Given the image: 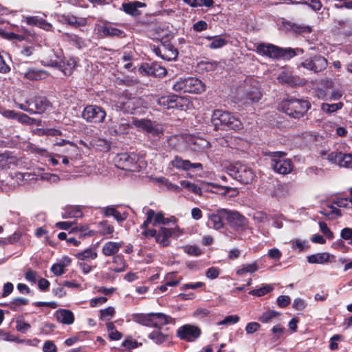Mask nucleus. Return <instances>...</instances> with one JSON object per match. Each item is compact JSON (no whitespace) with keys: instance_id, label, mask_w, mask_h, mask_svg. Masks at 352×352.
<instances>
[{"instance_id":"1","label":"nucleus","mask_w":352,"mask_h":352,"mask_svg":"<svg viewBox=\"0 0 352 352\" xmlns=\"http://www.w3.org/2000/svg\"><path fill=\"white\" fill-rule=\"evenodd\" d=\"M211 122L216 130L237 131L242 128V123L237 117L220 109L213 111Z\"/></svg>"},{"instance_id":"2","label":"nucleus","mask_w":352,"mask_h":352,"mask_svg":"<svg viewBox=\"0 0 352 352\" xmlns=\"http://www.w3.org/2000/svg\"><path fill=\"white\" fill-rule=\"evenodd\" d=\"M48 52V56L44 57L41 60L43 65L58 68L65 76H70L72 74L76 65L74 58H70L67 60H62L53 50H50Z\"/></svg>"},{"instance_id":"3","label":"nucleus","mask_w":352,"mask_h":352,"mask_svg":"<svg viewBox=\"0 0 352 352\" xmlns=\"http://www.w3.org/2000/svg\"><path fill=\"white\" fill-rule=\"evenodd\" d=\"M155 54L168 61L175 60L177 57V50L170 43V35L166 32L162 37L155 35Z\"/></svg>"},{"instance_id":"4","label":"nucleus","mask_w":352,"mask_h":352,"mask_svg":"<svg viewBox=\"0 0 352 352\" xmlns=\"http://www.w3.org/2000/svg\"><path fill=\"white\" fill-rule=\"evenodd\" d=\"M310 107L311 105L308 101L296 98L285 100L281 104L282 110L294 118L302 117Z\"/></svg>"},{"instance_id":"5","label":"nucleus","mask_w":352,"mask_h":352,"mask_svg":"<svg viewBox=\"0 0 352 352\" xmlns=\"http://www.w3.org/2000/svg\"><path fill=\"white\" fill-rule=\"evenodd\" d=\"M227 170L231 177L243 184L251 183L255 177L250 167L239 162L230 164Z\"/></svg>"},{"instance_id":"6","label":"nucleus","mask_w":352,"mask_h":352,"mask_svg":"<svg viewBox=\"0 0 352 352\" xmlns=\"http://www.w3.org/2000/svg\"><path fill=\"white\" fill-rule=\"evenodd\" d=\"M267 155L271 158V167L278 174L287 175L293 170V164L289 159L285 157L287 153L283 151L268 152Z\"/></svg>"},{"instance_id":"7","label":"nucleus","mask_w":352,"mask_h":352,"mask_svg":"<svg viewBox=\"0 0 352 352\" xmlns=\"http://www.w3.org/2000/svg\"><path fill=\"white\" fill-rule=\"evenodd\" d=\"M177 92L201 94L206 90L205 85L197 78H180L173 86Z\"/></svg>"},{"instance_id":"8","label":"nucleus","mask_w":352,"mask_h":352,"mask_svg":"<svg viewBox=\"0 0 352 352\" xmlns=\"http://www.w3.org/2000/svg\"><path fill=\"white\" fill-rule=\"evenodd\" d=\"M228 224L236 231H244L249 228L248 219L239 212L226 209L223 211Z\"/></svg>"},{"instance_id":"9","label":"nucleus","mask_w":352,"mask_h":352,"mask_svg":"<svg viewBox=\"0 0 352 352\" xmlns=\"http://www.w3.org/2000/svg\"><path fill=\"white\" fill-rule=\"evenodd\" d=\"M106 115V111L104 109L97 105H88L82 113V117L87 122L95 124L103 122Z\"/></svg>"},{"instance_id":"10","label":"nucleus","mask_w":352,"mask_h":352,"mask_svg":"<svg viewBox=\"0 0 352 352\" xmlns=\"http://www.w3.org/2000/svg\"><path fill=\"white\" fill-rule=\"evenodd\" d=\"M327 65V60L321 55H316L313 57L305 58L300 63L302 67L314 73H318L324 70Z\"/></svg>"},{"instance_id":"11","label":"nucleus","mask_w":352,"mask_h":352,"mask_svg":"<svg viewBox=\"0 0 352 352\" xmlns=\"http://www.w3.org/2000/svg\"><path fill=\"white\" fill-rule=\"evenodd\" d=\"M201 334V331L197 326L184 324L177 330V336L187 342H195Z\"/></svg>"},{"instance_id":"12","label":"nucleus","mask_w":352,"mask_h":352,"mask_svg":"<svg viewBox=\"0 0 352 352\" xmlns=\"http://www.w3.org/2000/svg\"><path fill=\"white\" fill-rule=\"evenodd\" d=\"M327 160L340 167L352 168V153L333 151L328 155Z\"/></svg>"},{"instance_id":"13","label":"nucleus","mask_w":352,"mask_h":352,"mask_svg":"<svg viewBox=\"0 0 352 352\" xmlns=\"http://www.w3.org/2000/svg\"><path fill=\"white\" fill-rule=\"evenodd\" d=\"M146 219L141 225V233L140 236L143 240H148L154 237V222L153 219L154 218V210L148 209L146 211Z\"/></svg>"},{"instance_id":"14","label":"nucleus","mask_w":352,"mask_h":352,"mask_svg":"<svg viewBox=\"0 0 352 352\" xmlns=\"http://www.w3.org/2000/svg\"><path fill=\"white\" fill-rule=\"evenodd\" d=\"M136 162L137 155L133 153H122L118 154L116 157L118 166L124 170H134Z\"/></svg>"},{"instance_id":"15","label":"nucleus","mask_w":352,"mask_h":352,"mask_svg":"<svg viewBox=\"0 0 352 352\" xmlns=\"http://www.w3.org/2000/svg\"><path fill=\"white\" fill-rule=\"evenodd\" d=\"M27 104L32 107L33 114L43 113L51 107V102L43 96H38L27 100Z\"/></svg>"},{"instance_id":"16","label":"nucleus","mask_w":352,"mask_h":352,"mask_svg":"<svg viewBox=\"0 0 352 352\" xmlns=\"http://www.w3.org/2000/svg\"><path fill=\"white\" fill-rule=\"evenodd\" d=\"M129 127V123L124 118L116 121L110 120L108 123V130L113 135L126 134L128 133Z\"/></svg>"},{"instance_id":"17","label":"nucleus","mask_w":352,"mask_h":352,"mask_svg":"<svg viewBox=\"0 0 352 352\" xmlns=\"http://www.w3.org/2000/svg\"><path fill=\"white\" fill-rule=\"evenodd\" d=\"M172 166L179 170H188L191 168L202 170L203 165L201 163H192L188 160H183L179 156H175L171 161Z\"/></svg>"},{"instance_id":"18","label":"nucleus","mask_w":352,"mask_h":352,"mask_svg":"<svg viewBox=\"0 0 352 352\" xmlns=\"http://www.w3.org/2000/svg\"><path fill=\"white\" fill-rule=\"evenodd\" d=\"M22 21H25L29 25L37 26L45 31H53L52 25L38 16H23Z\"/></svg>"},{"instance_id":"19","label":"nucleus","mask_w":352,"mask_h":352,"mask_svg":"<svg viewBox=\"0 0 352 352\" xmlns=\"http://www.w3.org/2000/svg\"><path fill=\"white\" fill-rule=\"evenodd\" d=\"M223 211H226L225 208L219 209L216 212L209 214L208 215V226L215 230H219L224 226L223 219H226V215L223 214Z\"/></svg>"},{"instance_id":"20","label":"nucleus","mask_w":352,"mask_h":352,"mask_svg":"<svg viewBox=\"0 0 352 352\" xmlns=\"http://www.w3.org/2000/svg\"><path fill=\"white\" fill-rule=\"evenodd\" d=\"M279 48L274 45L268 44H260L257 46V52L264 56H267L270 58L279 59Z\"/></svg>"},{"instance_id":"21","label":"nucleus","mask_w":352,"mask_h":352,"mask_svg":"<svg viewBox=\"0 0 352 352\" xmlns=\"http://www.w3.org/2000/svg\"><path fill=\"white\" fill-rule=\"evenodd\" d=\"M307 261L312 264H323L327 262H335L336 257L327 252L317 253L307 256Z\"/></svg>"},{"instance_id":"22","label":"nucleus","mask_w":352,"mask_h":352,"mask_svg":"<svg viewBox=\"0 0 352 352\" xmlns=\"http://www.w3.org/2000/svg\"><path fill=\"white\" fill-rule=\"evenodd\" d=\"M173 3L170 0L162 1L157 6V10L155 11V16H173L175 10L172 8Z\"/></svg>"},{"instance_id":"23","label":"nucleus","mask_w":352,"mask_h":352,"mask_svg":"<svg viewBox=\"0 0 352 352\" xmlns=\"http://www.w3.org/2000/svg\"><path fill=\"white\" fill-rule=\"evenodd\" d=\"M170 232L169 228L161 227L157 233L155 232V242L162 247L168 246L170 243Z\"/></svg>"},{"instance_id":"24","label":"nucleus","mask_w":352,"mask_h":352,"mask_svg":"<svg viewBox=\"0 0 352 352\" xmlns=\"http://www.w3.org/2000/svg\"><path fill=\"white\" fill-rule=\"evenodd\" d=\"M175 324V319L170 316L162 312H155V329L166 328L168 324L174 325Z\"/></svg>"},{"instance_id":"25","label":"nucleus","mask_w":352,"mask_h":352,"mask_svg":"<svg viewBox=\"0 0 352 352\" xmlns=\"http://www.w3.org/2000/svg\"><path fill=\"white\" fill-rule=\"evenodd\" d=\"M58 20L60 23L68 24L71 26L78 28L86 25L87 21L85 19H80L71 14H63L59 16Z\"/></svg>"},{"instance_id":"26","label":"nucleus","mask_w":352,"mask_h":352,"mask_svg":"<svg viewBox=\"0 0 352 352\" xmlns=\"http://www.w3.org/2000/svg\"><path fill=\"white\" fill-rule=\"evenodd\" d=\"M132 320L146 327L154 326V314H135L132 315Z\"/></svg>"},{"instance_id":"27","label":"nucleus","mask_w":352,"mask_h":352,"mask_svg":"<svg viewBox=\"0 0 352 352\" xmlns=\"http://www.w3.org/2000/svg\"><path fill=\"white\" fill-rule=\"evenodd\" d=\"M56 320L64 324H72L74 321V316L72 311L60 309L55 314Z\"/></svg>"},{"instance_id":"28","label":"nucleus","mask_w":352,"mask_h":352,"mask_svg":"<svg viewBox=\"0 0 352 352\" xmlns=\"http://www.w3.org/2000/svg\"><path fill=\"white\" fill-rule=\"evenodd\" d=\"M63 36L65 41L69 42L71 45H74L79 50L87 47L86 41L76 34L65 32L63 33Z\"/></svg>"},{"instance_id":"29","label":"nucleus","mask_w":352,"mask_h":352,"mask_svg":"<svg viewBox=\"0 0 352 352\" xmlns=\"http://www.w3.org/2000/svg\"><path fill=\"white\" fill-rule=\"evenodd\" d=\"M123 242L108 241L102 247V252L104 256L115 255L122 246Z\"/></svg>"},{"instance_id":"30","label":"nucleus","mask_w":352,"mask_h":352,"mask_svg":"<svg viewBox=\"0 0 352 352\" xmlns=\"http://www.w3.org/2000/svg\"><path fill=\"white\" fill-rule=\"evenodd\" d=\"M75 256L79 261L89 262L95 260L98 256V253L96 248H89L83 251L77 252Z\"/></svg>"},{"instance_id":"31","label":"nucleus","mask_w":352,"mask_h":352,"mask_svg":"<svg viewBox=\"0 0 352 352\" xmlns=\"http://www.w3.org/2000/svg\"><path fill=\"white\" fill-rule=\"evenodd\" d=\"M102 211H103L104 215L105 217L112 216L118 222H122L127 218L126 213L121 214L120 212H118L116 209L115 206H109L103 208Z\"/></svg>"},{"instance_id":"32","label":"nucleus","mask_w":352,"mask_h":352,"mask_svg":"<svg viewBox=\"0 0 352 352\" xmlns=\"http://www.w3.org/2000/svg\"><path fill=\"white\" fill-rule=\"evenodd\" d=\"M111 270L117 273L124 271L127 267L124 256L121 254H117L113 256Z\"/></svg>"},{"instance_id":"33","label":"nucleus","mask_w":352,"mask_h":352,"mask_svg":"<svg viewBox=\"0 0 352 352\" xmlns=\"http://www.w3.org/2000/svg\"><path fill=\"white\" fill-rule=\"evenodd\" d=\"M278 80L281 83H285L290 86L300 85V78H297L287 72H282L278 76Z\"/></svg>"},{"instance_id":"34","label":"nucleus","mask_w":352,"mask_h":352,"mask_svg":"<svg viewBox=\"0 0 352 352\" xmlns=\"http://www.w3.org/2000/svg\"><path fill=\"white\" fill-rule=\"evenodd\" d=\"M191 106L192 103L188 98L174 95L173 109H177L181 111H186L189 109Z\"/></svg>"},{"instance_id":"35","label":"nucleus","mask_w":352,"mask_h":352,"mask_svg":"<svg viewBox=\"0 0 352 352\" xmlns=\"http://www.w3.org/2000/svg\"><path fill=\"white\" fill-rule=\"evenodd\" d=\"M145 5L139 1H133L131 3H126L122 4V8L124 11L132 16H138L140 14V12L138 8L140 7H144Z\"/></svg>"},{"instance_id":"36","label":"nucleus","mask_w":352,"mask_h":352,"mask_svg":"<svg viewBox=\"0 0 352 352\" xmlns=\"http://www.w3.org/2000/svg\"><path fill=\"white\" fill-rule=\"evenodd\" d=\"M170 332L168 327L157 328L155 329V344H162L170 339Z\"/></svg>"},{"instance_id":"37","label":"nucleus","mask_w":352,"mask_h":352,"mask_svg":"<svg viewBox=\"0 0 352 352\" xmlns=\"http://www.w3.org/2000/svg\"><path fill=\"white\" fill-rule=\"evenodd\" d=\"M47 74L41 69L30 68L24 73V77L30 80H39L46 77Z\"/></svg>"},{"instance_id":"38","label":"nucleus","mask_w":352,"mask_h":352,"mask_svg":"<svg viewBox=\"0 0 352 352\" xmlns=\"http://www.w3.org/2000/svg\"><path fill=\"white\" fill-rule=\"evenodd\" d=\"M82 216V212L80 206H69L65 208L63 217L64 219L68 218H80Z\"/></svg>"},{"instance_id":"39","label":"nucleus","mask_w":352,"mask_h":352,"mask_svg":"<svg viewBox=\"0 0 352 352\" xmlns=\"http://www.w3.org/2000/svg\"><path fill=\"white\" fill-rule=\"evenodd\" d=\"M98 31L105 36H120L123 31L111 25H102L98 28Z\"/></svg>"},{"instance_id":"40","label":"nucleus","mask_w":352,"mask_h":352,"mask_svg":"<svg viewBox=\"0 0 352 352\" xmlns=\"http://www.w3.org/2000/svg\"><path fill=\"white\" fill-rule=\"evenodd\" d=\"M133 123L136 127L140 128L147 133H151L153 131V125L150 120L135 119L133 121Z\"/></svg>"},{"instance_id":"41","label":"nucleus","mask_w":352,"mask_h":352,"mask_svg":"<svg viewBox=\"0 0 352 352\" xmlns=\"http://www.w3.org/2000/svg\"><path fill=\"white\" fill-rule=\"evenodd\" d=\"M287 28H290L294 32L300 34H307L311 31V28L308 25H301L296 23L288 22L287 23Z\"/></svg>"},{"instance_id":"42","label":"nucleus","mask_w":352,"mask_h":352,"mask_svg":"<svg viewBox=\"0 0 352 352\" xmlns=\"http://www.w3.org/2000/svg\"><path fill=\"white\" fill-rule=\"evenodd\" d=\"M258 270L257 261H254L252 263L243 265L239 267L236 270V274L242 276L245 273H254Z\"/></svg>"},{"instance_id":"43","label":"nucleus","mask_w":352,"mask_h":352,"mask_svg":"<svg viewBox=\"0 0 352 352\" xmlns=\"http://www.w3.org/2000/svg\"><path fill=\"white\" fill-rule=\"evenodd\" d=\"M174 95L163 96L157 99V104L162 109H173Z\"/></svg>"},{"instance_id":"44","label":"nucleus","mask_w":352,"mask_h":352,"mask_svg":"<svg viewBox=\"0 0 352 352\" xmlns=\"http://www.w3.org/2000/svg\"><path fill=\"white\" fill-rule=\"evenodd\" d=\"M177 219L172 216L170 217H165L162 212H158L155 213V224H163L166 225L169 223H176Z\"/></svg>"},{"instance_id":"45","label":"nucleus","mask_w":352,"mask_h":352,"mask_svg":"<svg viewBox=\"0 0 352 352\" xmlns=\"http://www.w3.org/2000/svg\"><path fill=\"white\" fill-rule=\"evenodd\" d=\"M186 3L191 7H212L214 4L213 0H183Z\"/></svg>"},{"instance_id":"46","label":"nucleus","mask_w":352,"mask_h":352,"mask_svg":"<svg viewBox=\"0 0 352 352\" xmlns=\"http://www.w3.org/2000/svg\"><path fill=\"white\" fill-rule=\"evenodd\" d=\"M279 313L273 310H268L262 314L258 320L262 323L270 322L274 318L279 316Z\"/></svg>"},{"instance_id":"47","label":"nucleus","mask_w":352,"mask_h":352,"mask_svg":"<svg viewBox=\"0 0 352 352\" xmlns=\"http://www.w3.org/2000/svg\"><path fill=\"white\" fill-rule=\"evenodd\" d=\"M343 107V104L342 102H338L336 104H328L323 103L321 105L322 110L327 113H331L336 112L338 109H342Z\"/></svg>"},{"instance_id":"48","label":"nucleus","mask_w":352,"mask_h":352,"mask_svg":"<svg viewBox=\"0 0 352 352\" xmlns=\"http://www.w3.org/2000/svg\"><path fill=\"white\" fill-rule=\"evenodd\" d=\"M273 290V287L270 285H265L259 289H252L249 294L253 296H262L265 294L272 292Z\"/></svg>"},{"instance_id":"49","label":"nucleus","mask_w":352,"mask_h":352,"mask_svg":"<svg viewBox=\"0 0 352 352\" xmlns=\"http://www.w3.org/2000/svg\"><path fill=\"white\" fill-rule=\"evenodd\" d=\"M100 319L102 320H110L115 314V309L113 307H109L100 311Z\"/></svg>"},{"instance_id":"50","label":"nucleus","mask_w":352,"mask_h":352,"mask_svg":"<svg viewBox=\"0 0 352 352\" xmlns=\"http://www.w3.org/2000/svg\"><path fill=\"white\" fill-rule=\"evenodd\" d=\"M28 302L29 300L25 298H15L11 301L10 308L12 310L16 311L19 307L26 305Z\"/></svg>"},{"instance_id":"51","label":"nucleus","mask_w":352,"mask_h":352,"mask_svg":"<svg viewBox=\"0 0 352 352\" xmlns=\"http://www.w3.org/2000/svg\"><path fill=\"white\" fill-rule=\"evenodd\" d=\"M34 51L33 46H23L17 48V54L21 58L30 56Z\"/></svg>"},{"instance_id":"52","label":"nucleus","mask_w":352,"mask_h":352,"mask_svg":"<svg viewBox=\"0 0 352 352\" xmlns=\"http://www.w3.org/2000/svg\"><path fill=\"white\" fill-rule=\"evenodd\" d=\"M191 148L194 151H199L204 147L206 141L200 138H191L188 142Z\"/></svg>"},{"instance_id":"53","label":"nucleus","mask_w":352,"mask_h":352,"mask_svg":"<svg viewBox=\"0 0 352 352\" xmlns=\"http://www.w3.org/2000/svg\"><path fill=\"white\" fill-rule=\"evenodd\" d=\"M100 232L102 235L111 234L114 232V228L108 221H102L99 223Z\"/></svg>"},{"instance_id":"54","label":"nucleus","mask_w":352,"mask_h":352,"mask_svg":"<svg viewBox=\"0 0 352 352\" xmlns=\"http://www.w3.org/2000/svg\"><path fill=\"white\" fill-rule=\"evenodd\" d=\"M280 58L290 59L296 55L294 49L292 48H279Z\"/></svg>"},{"instance_id":"55","label":"nucleus","mask_w":352,"mask_h":352,"mask_svg":"<svg viewBox=\"0 0 352 352\" xmlns=\"http://www.w3.org/2000/svg\"><path fill=\"white\" fill-rule=\"evenodd\" d=\"M227 43L225 38L220 36H214L213 41L209 44L208 47L210 49H218L222 47Z\"/></svg>"},{"instance_id":"56","label":"nucleus","mask_w":352,"mask_h":352,"mask_svg":"<svg viewBox=\"0 0 352 352\" xmlns=\"http://www.w3.org/2000/svg\"><path fill=\"white\" fill-rule=\"evenodd\" d=\"M0 340L16 342L19 343L23 342L22 340H19L15 336L6 332L2 329H0Z\"/></svg>"},{"instance_id":"57","label":"nucleus","mask_w":352,"mask_h":352,"mask_svg":"<svg viewBox=\"0 0 352 352\" xmlns=\"http://www.w3.org/2000/svg\"><path fill=\"white\" fill-rule=\"evenodd\" d=\"M16 323V331L22 333H26L31 328V326L29 323H27L22 320H17Z\"/></svg>"},{"instance_id":"58","label":"nucleus","mask_w":352,"mask_h":352,"mask_svg":"<svg viewBox=\"0 0 352 352\" xmlns=\"http://www.w3.org/2000/svg\"><path fill=\"white\" fill-rule=\"evenodd\" d=\"M217 66V64L215 62L201 61L198 63V67L201 69L206 70L207 72L214 70Z\"/></svg>"},{"instance_id":"59","label":"nucleus","mask_w":352,"mask_h":352,"mask_svg":"<svg viewBox=\"0 0 352 352\" xmlns=\"http://www.w3.org/2000/svg\"><path fill=\"white\" fill-rule=\"evenodd\" d=\"M239 320V317L236 315H230L226 316L223 320L217 322V325H226L235 324Z\"/></svg>"},{"instance_id":"60","label":"nucleus","mask_w":352,"mask_h":352,"mask_svg":"<svg viewBox=\"0 0 352 352\" xmlns=\"http://www.w3.org/2000/svg\"><path fill=\"white\" fill-rule=\"evenodd\" d=\"M253 219L258 223H263L268 221V217L266 213L261 212V211H257L253 214Z\"/></svg>"},{"instance_id":"61","label":"nucleus","mask_w":352,"mask_h":352,"mask_svg":"<svg viewBox=\"0 0 352 352\" xmlns=\"http://www.w3.org/2000/svg\"><path fill=\"white\" fill-rule=\"evenodd\" d=\"M16 120L23 124H32L34 119L23 113H18Z\"/></svg>"},{"instance_id":"62","label":"nucleus","mask_w":352,"mask_h":352,"mask_svg":"<svg viewBox=\"0 0 352 352\" xmlns=\"http://www.w3.org/2000/svg\"><path fill=\"white\" fill-rule=\"evenodd\" d=\"M51 271L55 276H60L65 273V265L55 263L52 266Z\"/></svg>"},{"instance_id":"63","label":"nucleus","mask_w":352,"mask_h":352,"mask_svg":"<svg viewBox=\"0 0 352 352\" xmlns=\"http://www.w3.org/2000/svg\"><path fill=\"white\" fill-rule=\"evenodd\" d=\"M220 274V270L217 267H211L206 272V276L210 279L217 278Z\"/></svg>"},{"instance_id":"64","label":"nucleus","mask_w":352,"mask_h":352,"mask_svg":"<svg viewBox=\"0 0 352 352\" xmlns=\"http://www.w3.org/2000/svg\"><path fill=\"white\" fill-rule=\"evenodd\" d=\"M57 348L55 344L50 340L45 342L43 347V352H56Z\"/></svg>"}]
</instances>
